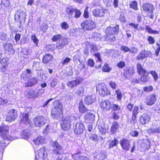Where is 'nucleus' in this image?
Listing matches in <instances>:
<instances>
[{
	"mask_svg": "<svg viewBox=\"0 0 160 160\" xmlns=\"http://www.w3.org/2000/svg\"><path fill=\"white\" fill-rule=\"evenodd\" d=\"M82 28L84 30H91L96 27L95 22L89 19L83 22L81 24Z\"/></svg>",
	"mask_w": 160,
	"mask_h": 160,
	"instance_id": "nucleus-1",
	"label": "nucleus"
},
{
	"mask_svg": "<svg viewBox=\"0 0 160 160\" xmlns=\"http://www.w3.org/2000/svg\"><path fill=\"white\" fill-rule=\"evenodd\" d=\"M74 118L72 116H64L62 119V122L61 123V126L63 130H67L69 128L70 123L72 122Z\"/></svg>",
	"mask_w": 160,
	"mask_h": 160,
	"instance_id": "nucleus-2",
	"label": "nucleus"
},
{
	"mask_svg": "<svg viewBox=\"0 0 160 160\" xmlns=\"http://www.w3.org/2000/svg\"><path fill=\"white\" fill-rule=\"evenodd\" d=\"M17 112L16 110L12 109L10 111L6 117V121L10 122L14 121L17 117Z\"/></svg>",
	"mask_w": 160,
	"mask_h": 160,
	"instance_id": "nucleus-3",
	"label": "nucleus"
},
{
	"mask_svg": "<svg viewBox=\"0 0 160 160\" xmlns=\"http://www.w3.org/2000/svg\"><path fill=\"white\" fill-rule=\"evenodd\" d=\"M68 43V40L63 36L59 39V42L56 43V48L58 49H62Z\"/></svg>",
	"mask_w": 160,
	"mask_h": 160,
	"instance_id": "nucleus-4",
	"label": "nucleus"
},
{
	"mask_svg": "<svg viewBox=\"0 0 160 160\" xmlns=\"http://www.w3.org/2000/svg\"><path fill=\"white\" fill-rule=\"evenodd\" d=\"M34 125L36 127H41L46 122V119L42 116L37 117L34 119Z\"/></svg>",
	"mask_w": 160,
	"mask_h": 160,
	"instance_id": "nucleus-5",
	"label": "nucleus"
},
{
	"mask_svg": "<svg viewBox=\"0 0 160 160\" xmlns=\"http://www.w3.org/2000/svg\"><path fill=\"white\" fill-rule=\"evenodd\" d=\"M151 52L148 51L142 50L137 56L136 59L138 60H142L147 57H151Z\"/></svg>",
	"mask_w": 160,
	"mask_h": 160,
	"instance_id": "nucleus-6",
	"label": "nucleus"
},
{
	"mask_svg": "<svg viewBox=\"0 0 160 160\" xmlns=\"http://www.w3.org/2000/svg\"><path fill=\"white\" fill-rule=\"evenodd\" d=\"M156 100V95L155 94H151L147 97L146 100V104L147 105L152 106L155 103Z\"/></svg>",
	"mask_w": 160,
	"mask_h": 160,
	"instance_id": "nucleus-7",
	"label": "nucleus"
},
{
	"mask_svg": "<svg viewBox=\"0 0 160 160\" xmlns=\"http://www.w3.org/2000/svg\"><path fill=\"white\" fill-rule=\"evenodd\" d=\"M62 111L53 108L51 112V116L54 119H58L62 117Z\"/></svg>",
	"mask_w": 160,
	"mask_h": 160,
	"instance_id": "nucleus-8",
	"label": "nucleus"
},
{
	"mask_svg": "<svg viewBox=\"0 0 160 160\" xmlns=\"http://www.w3.org/2000/svg\"><path fill=\"white\" fill-rule=\"evenodd\" d=\"M119 25H117L114 27H108L106 30V33L107 34L112 35L118 34L119 32Z\"/></svg>",
	"mask_w": 160,
	"mask_h": 160,
	"instance_id": "nucleus-9",
	"label": "nucleus"
},
{
	"mask_svg": "<svg viewBox=\"0 0 160 160\" xmlns=\"http://www.w3.org/2000/svg\"><path fill=\"white\" fill-rule=\"evenodd\" d=\"M38 156L40 159L45 160L47 158V152L44 147L41 148L38 151V155L36 156L37 158Z\"/></svg>",
	"mask_w": 160,
	"mask_h": 160,
	"instance_id": "nucleus-10",
	"label": "nucleus"
},
{
	"mask_svg": "<svg viewBox=\"0 0 160 160\" xmlns=\"http://www.w3.org/2000/svg\"><path fill=\"white\" fill-rule=\"evenodd\" d=\"M120 144L123 150L125 151H128L131 146L130 142L128 139H123L120 141Z\"/></svg>",
	"mask_w": 160,
	"mask_h": 160,
	"instance_id": "nucleus-11",
	"label": "nucleus"
},
{
	"mask_svg": "<svg viewBox=\"0 0 160 160\" xmlns=\"http://www.w3.org/2000/svg\"><path fill=\"white\" fill-rule=\"evenodd\" d=\"M142 8L143 11L149 13L153 12L154 10L153 5L149 3H144Z\"/></svg>",
	"mask_w": 160,
	"mask_h": 160,
	"instance_id": "nucleus-12",
	"label": "nucleus"
},
{
	"mask_svg": "<svg viewBox=\"0 0 160 160\" xmlns=\"http://www.w3.org/2000/svg\"><path fill=\"white\" fill-rule=\"evenodd\" d=\"M22 123H24L28 127L31 126L32 123L28 117V114L27 113H23L22 114V118L21 119Z\"/></svg>",
	"mask_w": 160,
	"mask_h": 160,
	"instance_id": "nucleus-13",
	"label": "nucleus"
},
{
	"mask_svg": "<svg viewBox=\"0 0 160 160\" xmlns=\"http://www.w3.org/2000/svg\"><path fill=\"white\" fill-rule=\"evenodd\" d=\"M150 120V117L149 115L145 113L141 116L140 118V122L142 124H144L148 123Z\"/></svg>",
	"mask_w": 160,
	"mask_h": 160,
	"instance_id": "nucleus-14",
	"label": "nucleus"
},
{
	"mask_svg": "<svg viewBox=\"0 0 160 160\" xmlns=\"http://www.w3.org/2000/svg\"><path fill=\"white\" fill-rule=\"evenodd\" d=\"M38 82V79L36 77L29 78L28 82L25 83V86L26 87L32 86L36 84Z\"/></svg>",
	"mask_w": 160,
	"mask_h": 160,
	"instance_id": "nucleus-15",
	"label": "nucleus"
},
{
	"mask_svg": "<svg viewBox=\"0 0 160 160\" xmlns=\"http://www.w3.org/2000/svg\"><path fill=\"white\" fill-rule=\"evenodd\" d=\"M94 157L98 160H102L106 158V155L104 151L101 150L95 152Z\"/></svg>",
	"mask_w": 160,
	"mask_h": 160,
	"instance_id": "nucleus-16",
	"label": "nucleus"
},
{
	"mask_svg": "<svg viewBox=\"0 0 160 160\" xmlns=\"http://www.w3.org/2000/svg\"><path fill=\"white\" fill-rule=\"evenodd\" d=\"M99 94L102 96H105L110 94V92L105 85H102L101 89L99 91Z\"/></svg>",
	"mask_w": 160,
	"mask_h": 160,
	"instance_id": "nucleus-17",
	"label": "nucleus"
},
{
	"mask_svg": "<svg viewBox=\"0 0 160 160\" xmlns=\"http://www.w3.org/2000/svg\"><path fill=\"white\" fill-rule=\"evenodd\" d=\"M150 142L148 139H144L141 144V147L143 150H146L150 148Z\"/></svg>",
	"mask_w": 160,
	"mask_h": 160,
	"instance_id": "nucleus-18",
	"label": "nucleus"
},
{
	"mask_svg": "<svg viewBox=\"0 0 160 160\" xmlns=\"http://www.w3.org/2000/svg\"><path fill=\"white\" fill-rule=\"evenodd\" d=\"M101 108H105L106 110H109L112 108V104L110 102L106 100L101 102L100 104Z\"/></svg>",
	"mask_w": 160,
	"mask_h": 160,
	"instance_id": "nucleus-19",
	"label": "nucleus"
},
{
	"mask_svg": "<svg viewBox=\"0 0 160 160\" xmlns=\"http://www.w3.org/2000/svg\"><path fill=\"white\" fill-rule=\"evenodd\" d=\"M94 118L95 115L90 112L87 113L84 115L85 122H90L93 121L94 119Z\"/></svg>",
	"mask_w": 160,
	"mask_h": 160,
	"instance_id": "nucleus-20",
	"label": "nucleus"
},
{
	"mask_svg": "<svg viewBox=\"0 0 160 160\" xmlns=\"http://www.w3.org/2000/svg\"><path fill=\"white\" fill-rule=\"evenodd\" d=\"M81 82L78 79H77L72 81L69 82L67 83V85L68 87L71 88H73L74 87H76L79 85Z\"/></svg>",
	"mask_w": 160,
	"mask_h": 160,
	"instance_id": "nucleus-21",
	"label": "nucleus"
},
{
	"mask_svg": "<svg viewBox=\"0 0 160 160\" xmlns=\"http://www.w3.org/2000/svg\"><path fill=\"white\" fill-rule=\"evenodd\" d=\"M93 14L96 17H102L104 14V12L102 9H96L93 10Z\"/></svg>",
	"mask_w": 160,
	"mask_h": 160,
	"instance_id": "nucleus-22",
	"label": "nucleus"
},
{
	"mask_svg": "<svg viewBox=\"0 0 160 160\" xmlns=\"http://www.w3.org/2000/svg\"><path fill=\"white\" fill-rule=\"evenodd\" d=\"M95 99L94 97L92 96H87L85 98L84 103L87 105H91Z\"/></svg>",
	"mask_w": 160,
	"mask_h": 160,
	"instance_id": "nucleus-23",
	"label": "nucleus"
},
{
	"mask_svg": "<svg viewBox=\"0 0 160 160\" xmlns=\"http://www.w3.org/2000/svg\"><path fill=\"white\" fill-rule=\"evenodd\" d=\"M8 131H0V134H1L2 138L4 139H8L11 140L12 138L11 136L8 134Z\"/></svg>",
	"mask_w": 160,
	"mask_h": 160,
	"instance_id": "nucleus-24",
	"label": "nucleus"
},
{
	"mask_svg": "<svg viewBox=\"0 0 160 160\" xmlns=\"http://www.w3.org/2000/svg\"><path fill=\"white\" fill-rule=\"evenodd\" d=\"M7 61L6 58H2L0 60V70L4 72L7 66Z\"/></svg>",
	"mask_w": 160,
	"mask_h": 160,
	"instance_id": "nucleus-25",
	"label": "nucleus"
},
{
	"mask_svg": "<svg viewBox=\"0 0 160 160\" xmlns=\"http://www.w3.org/2000/svg\"><path fill=\"white\" fill-rule=\"evenodd\" d=\"M134 73V71L132 69H125L124 71V75L126 78H131L133 74Z\"/></svg>",
	"mask_w": 160,
	"mask_h": 160,
	"instance_id": "nucleus-26",
	"label": "nucleus"
},
{
	"mask_svg": "<svg viewBox=\"0 0 160 160\" xmlns=\"http://www.w3.org/2000/svg\"><path fill=\"white\" fill-rule=\"evenodd\" d=\"M142 75L140 78V80L141 81L145 82L149 80V78L148 77L149 73L148 72L142 73Z\"/></svg>",
	"mask_w": 160,
	"mask_h": 160,
	"instance_id": "nucleus-27",
	"label": "nucleus"
},
{
	"mask_svg": "<svg viewBox=\"0 0 160 160\" xmlns=\"http://www.w3.org/2000/svg\"><path fill=\"white\" fill-rule=\"evenodd\" d=\"M45 142V139L42 136L38 137L33 140L34 143L38 145L44 143Z\"/></svg>",
	"mask_w": 160,
	"mask_h": 160,
	"instance_id": "nucleus-28",
	"label": "nucleus"
},
{
	"mask_svg": "<svg viewBox=\"0 0 160 160\" xmlns=\"http://www.w3.org/2000/svg\"><path fill=\"white\" fill-rule=\"evenodd\" d=\"M52 56L50 54H46L43 57L42 62L44 63H47L49 62L52 59Z\"/></svg>",
	"mask_w": 160,
	"mask_h": 160,
	"instance_id": "nucleus-29",
	"label": "nucleus"
},
{
	"mask_svg": "<svg viewBox=\"0 0 160 160\" xmlns=\"http://www.w3.org/2000/svg\"><path fill=\"white\" fill-rule=\"evenodd\" d=\"M138 113V108L137 106H135L132 113V120L134 122L136 119L137 115Z\"/></svg>",
	"mask_w": 160,
	"mask_h": 160,
	"instance_id": "nucleus-30",
	"label": "nucleus"
},
{
	"mask_svg": "<svg viewBox=\"0 0 160 160\" xmlns=\"http://www.w3.org/2000/svg\"><path fill=\"white\" fill-rule=\"evenodd\" d=\"M137 68L138 72L139 75H140L141 73L142 74L147 72V71L143 68L142 65L139 62L137 64Z\"/></svg>",
	"mask_w": 160,
	"mask_h": 160,
	"instance_id": "nucleus-31",
	"label": "nucleus"
},
{
	"mask_svg": "<svg viewBox=\"0 0 160 160\" xmlns=\"http://www.w3.org/2000/svg\"><path fill=\"white\" fill-rule=\"evenodd\" d=\"M62 152L63 150L62 147L53 148L52 150V153L56 155L60 154L62 153Z\"/></svg>",
	"mask_w": 160,
	"mask_h": 160,
	"instance_id": "nucleus-32",
	"label": "nucleus"
},
{
	"mask_svg": "<svg viewBox=\"0 0 160 160\" xmlns=\"http://www.w3.org/2000/svg\"><path fill=\"white\" fill-rule=\"evenodd\" d=\"M31 133V131H23L21 134L22 137L23 138L27 139L30 136Z\"/></svg>",
	"mask_w": 160,
	"mask_h": 160,
	"instance_id": "nucleus-33",
	"label": "nucleus"
},
{
	"mask_svg": "<svg viewBox=\"0 0 160 160\" xmlns=\"http://www.w3.org/2000/svg\"><path fill=\"white\" fill-rule=\"evenodd\" d=\"M55 107L53 108L57 109L58 110L62 111V105L60 101H57L54 103Z\"/></svg>",
	"mask_w": 160,
	"mask_h": 160,
	"instance_id": "nucleus-34",
	"label": "nucleus"
},
{
	"mask_svg": "<svg viewBox=\"0 0 160 160\" xmlns=\"http://www.w3.org/2000/svg\"><path fill=\"white\" fill-rule=\"evenodd\" d=\"M84 92V88L82 87H80L78 88L76 93L79 96L82 97L83 95Z\"/></svg>",
	"mask_w": 160,
	"mask_h": 160,
	"instance_id": "nucleus-35",
	"label": "nucleus"
},
{
	"mask_svg": "<svg viewBox=\"0 0 160 160\" xmlns=\"http://www.w3.org/2000/svg\"><path fill=\"white\" fill-rule=\"evenodd\" d=\"M74 8H68L66 9V12L68 15L69 18H70L72 16V13L74 12Z\"/></svg>",
	"mask_w": 160,
	"mask_h": 160,
	"instance_id": "nucleus-36",
	"label": "nucleus"
},
{
	"mask_svg": "<svg viewBox=\"0 0 160 160\" xmlns=\"http://www.w3.org/2000/svg\"><path fill=\"white\" fill-rule=\"evenodd\" d=\"M118 141L116 138H114V139L109 144V148H113V147L116 146L118 143Z\"/></svg>",
	"mask_w": 160,
	"mask_h": 160,
	"instance_id": "nucleus-37",
	"label": "nucleus"
},
{
	"mask_svg": "<svg viewBox=\"0 0 160 160\" xmlns=\"http://www.w3.org/2000/svg\"><path fill=\"white\" fill-rule=\"evenodd\" d=\"M79 109L80 112L82 113L87 112L88 110L87 108L83 105L82 102L80 103Z\"/></svg>",
	"mask_w": 160,
	"mask_h": 160,
	"instance_id": "nucleus-38",
	"label": "nucleus"
},
{
	"mask_svg": "<svg viewBox=\"0 0 160 160\" xmlns=\"http://www.w3.org/2000/svg\"><path fill=\"white\" fill-rule=\"evenodd\" d=\"M146 29L148 31V32L151 33H153L154 34H158V31L153 30L149 26H146Z\"/></svg>",
	"mask_w": 160,
	"mask_h": 160,
	"instance_id": "nucleus-39",
	"label": "nucleus"
},
{
	"mask_svg": "<svg viewBox=\"0 0 160 160\" xmlns=\"http://www.w3.org/2000/svg\"><path fill=\"white\" fill-rule=\"evenodd\" d=\"M119 20L122 22H126V18L125 14L123 12H120Z\"/></svg>",
	"mask_w": 160,
	"mask_h": 160,
	"instance_id": "nucleus-40",
	"label": "nucleus"
},
{
	"mask_svg": "<svg viewBox=\"0 0 160 160\" xmlns=\"http://www.w3.org/2000/svg\"><path fill=\"white\" fill-rule=\"evenodd\" d=\"M74 12H75V15L74 16L75 18H77L80 17L81 14V12L80 10L74 8Z\"/></svg>",
	"mask_w": 160,
	"mask_h": 160,
	"instance_id": "nucleus-41",
	"label": "nucleus"
},
{
	"mask_svg": "<svg viewBox=\"0 0 160 160\" xmlns=\"http://www.w3.org/2000/svg\"><path fill=\"white\" fill-rule=\"evenodd\" d=\"M3 46L5 50L9 51L12 49V46L10 43H5L3 44Z\"/></svg>",
	"mask_w": 160,
	"mask_h": 160,
	"instance_id": "nucleus-42",
	"label": "nucleus"
},
{
	"mask_svg": "<svg viewBox=\"0 0 160 160\" xmlns=\"http://www.w3.org/2000/svg\"><path fill=\"white\" fill-rule=\"evenodd\" d=\"M119 112L113 111L112 114V118L115 120H118L119 118Z\"/></svg>",
	"mask_w": 160,
	"mask_h": 160,
	"instance_id": "nucleus-43",
	"label": "nucleus"
},
{
	"mask_svg": "<svg viewBox=\"0 0 160 160\" xmlns=\"http://www.w3.org/2000/svg\"><path fill=\"white\" fill-rule=\"evenodd\" d=\"M106 39L108 42H111L115 41L116 37L113 35H110L109 36H107Z\"/></svg>",
	"mask_w": 160,
	"mask_h": 160,
	"instance_id": "nucleus-44",
	"label": "nucleus"
},
{
	"mask_svg": "<svg viewBox=\"0 0 160 160\" xmlns=\"http://www.w3.org/2000/svg\"><path fill=\"white\" fill-rule=\"evenodd\" d=\"M112 110H113V111H120L121 109V106L117 104L112 103Z\"/></svg>",
	"mask_w": 160,
	"mask_h": 160,
	"instance_id": "nucleus-45",
	"label": "nucleus"
},
{
	"mask_svg": "<svg viewBox=\"0 0 160 160\" xmlns=\"http://www.w3.org/2000/svg\"><path fill=\"white\" fill-rule=\"evenodd\" d=\"M60 25L62 29L63 30H66L69 28L68 24L65 22H62Z\"/></svg>",
	"mask_w": 160,
	"mask_h": 160,
	"instance_id": "nucleus-46",
	"label": "nucleus"
},
{
	"mask_svg": "<svg viewBox=\"0 0 160 160\" xmlns=\"http://www.w3.org/2000/svg\"><path fill=\"white\" fill-rule=\"evenodd\" d=\"M116 93L117 94V98L118 100H120L122 98V95L121 91L120 90L118 89L116 91Z\"/></svg>",
	"mask_w": 160,
	"mask_h": 160,
	"instance_id": "nucleus-47",
	"label": "nucleus"
},
{
	"mask_svg": "<svg viewBox=\"0 0 160 160\" xmlns=\"http://www.w3.org/2000/svg\"><path fill=\"white\" fill-rule=\"evenodd\" d=\"M111 69L109 66L108 64L107 63H105L102 68V71L105 72H109Z\"/></svg>",
	"mask_w": 160,
	"mask_h": 160,
	"instance_id": "nucleus-48",
	"label": "nucleus"
},
{
	"mask_svg": "<svg viewBox=\"0 0 160 160\" xmlns=\"http://www.w3.org/2000/svg\"><path fill=\"white\" fill-rule=\"evenodd\" d=\"M39 63L36 61H33L32 65V68L35 70H37L39 69Z\"/></svg>",
	"mask_w": 160,
	"mask_h": 160,
	"instance_id": "nucleus-49",
	"label": "nucleus"
},
{
	"mask_svg": "<svg viewBox=\"0 0 160 160\" xmlns=\"http://www.w3.org/2000/svg\"><path fill=\"white\" fill-rule=\"evenodd\" d=\"M62 35L61 34H58L56 35H54L52 38V40L53 42H56L58 40L62 38Z\"/></svg>",
	"mask_w": 160,
	"mask_h": 160,
	"instance_id": "nucleus-50",
	"label": "nucleus"
},
{
	"mask_svg": "<svg viewBox=\"0 0 160 160\" xmlns=\"http://www.w3.org/2000/svg\"><path fill=\"white\" fill-rule=\"evenodd\" d=\"M31 39L33 41V42L36 44V46L38 45V40L37 38L35 35L32 34L31 36Z\"/></svg>",
	"mask_w": 160,
	"mask_h": 160,
	"instance_id": "nucleus-51",
	"label": "nucleus"
},
{
	"mask_svg": "<svg viewBox=\"0 0 160 160\" xmlns=\"http://www.w3.org/2000/svg\"><path fill=\"white\" fill-rule=\"evenodd\" d=\"M138 52V49L135 47H132L130 48V53L135 55L137 54Z\"/></svg>",
	"mask_w": 160,
	"mask_h": 160,
	"instance_id": "nucleus-52",
	"label": "nucleus"
},
{
	"mask_svg": "<svg viewBox=\"0 0 160 160\" xmlns=\"http://www.w3.org/2000/svg\"><path fill=\"white\" fill-rule=\"evenodd\" d=\"M15 19L17 22L21 23L22 21L19 12H17L15 15Z\"/></svg>",
	"mask_w": 160,
	"mask_h": 160,
	"instance_id": "nucleus-53",
	"label": "nucleus"
},
{
	"mask_svg": "<svg viewBox=\"0 0 160 160\" xmlns=\"http://www.w3.org/2000/svg\"><path fill=\"white\" fill-rule=\"evenodd\" d=\"M52 146L53 148L62 147L57 141H52Z\"/></svg>",
	"mask_w": 160,
	"mask_h": 160,
	"instance_id": "nucleus-54",
	"label": "nucleus"
},
{
	"mask_svg": "<svg viewBox=\"0 0 160 160\" xmlns=\"http://www.w3.org/2000/svg\"><path fill=\"white\" fill-rule=\"evenodd\" d=\"M90 138L92 141L96 142H98L99 139V137L96 134H93L91 135Z\"/></svg>",
	"mask_w": 160,
	"mask_h": 160,
	"instance_id": "nucleus-55",
	"label": "nucleus"
},
{
	"mask_svg": "<svg viewBox=\"0 0 160 160\" xmlns=\"http://www.w3.org/2000/svg\"><path fill=\"white\" fill-rule=\"evenodd\" d=\"M137 2L134 1L132 2L130 4V6L131 8H133L135 10L137 9Z\"/></svg>",
	"mask_w": 160,
	"mask_h": 160,
	"instance_id": "nucleus-56",
	"label": "nucleus"
},
{
	"mask_svg": "<svg viewBox=\"0 0 160 160\" xmlns=\"http://www.w3.org/2000/svg\"><path fill=\"white\" fill-rule=\"evenodd\" d=\"M21 77L24 80L26 81L28 79L29 76L27 73V72H24L21 75Z\"/></svg>",
	"mask_w": 160,
	"mask_h": 160,
	"instance_id": "nucleus-57",
	"label": "nucleus"
},
{
	"mask_svg": "<svg viewBox=\"0 0 160 160\" xmlns=\"http://www.w3.org/2000/svg\"><path fill=\"white\" fill-rule=\"evenodd\" d=\"M150 73L152 75L154 80L156 81L158 78L159 77L157 73L155 71H151Z\"/></svg>",
	"mask_w": 160,
	"mask_h": 160,
	"instance_id": "nucleus-58",
	"label": "nucleus"
},
{
	"mask_svg": "<svg viewBox=\"0 0 160 160\" xmlns=\"http://www.w3.org/2000/svg\"><path fill=\"white\" fill-rule=\"evenodd\" d=\"M58 82L57 79L56 78H54L51 80L50 85L52 87H54L57 84Z\"/></svg>",
	"mask_w": 160,
	"mask_h": 160,
	"instance_id": "nucleus-59",
	"label": "nucleus"
},
{
	"mask_svg": "<svg viewBox=\"0 0 160 160\" xmlns=\"http://www.w3.org/2000/svg\"><path fill=\"white\" fill-rule=\"evenodd\" d=\"M118 128V125L117 122H113L112 127L111 130H114Z\"/></svg>",
	"mask_w": 160,
	"mask_h": 160,
	"instance_id": "nucleus-60",
	"label": "nucleus"
},
{
	"mask_svg": "<svg viewBox=\"0 0 160 160\" xmlns=\"http://www.w3.org/2000/svg\"><path fill=\"white\" fill-rule=\"evenodd\" d=\"M94 62L93 60L92 59H89L88 60V65L93 67L94 66Z\"/></svg>",
	"mask_w": 160,
	"mask_h": 160,
	"instance_id": "nucleus-61",
	"label": "nucleus"
},
{
	"mask_svg": "<svg viewBox=\"0 0 160 160\" xmlns=\"http://www.w3.org/2000/svg\"><path fill=\"white\" fill-rule=\"evenodd\" d=\"M71 60V59L70 58H65L63 62H62V64L63 65H67Z\"/></svg>",
	"mask_w": 160,
	"mask_h": 160,
	"instance_id": "nucleus-62",
	"label": "nucleus"
},
{
	"mask_svg": "<svg viewBox=\"0 0 160 160\" xmlns=\"http://www.w3.org/2000/svg\"><path fill=\"white\" fill-rule=\"evenodd\" d=\"M121 49L122 51H123L125 52H127L130 51V48L127 46H123L121 48Z\"/></svg>",
	"mask_w": 160,
	"mask_h": 160,
	"instance_id": "nucleus-63",
	"label": "nucleus"
},
{
	"mask_svg": "<svg viewBox=\"0 0 160 160\" xmlns=\"http://www.w3.org/2000/svg\"><path fill=\"white\" fill-rule=\"evenodd\" d=\"M76 127L78 130H84L85 129L82 123H79L78 125L77 124Z\"/></svg>",
	"mask_w": 160,
	"mask_h": 160,
	"instance_id": "nucleus-64",
	"label": "nucleus"
}]
</instances>
